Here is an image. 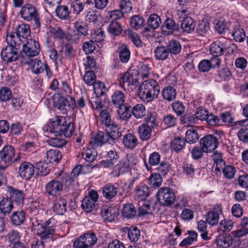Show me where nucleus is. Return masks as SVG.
<instances>
[{
	"label": "nucleus",
	"instance_id": "f257e3e1",
	"mask_svg": "<svg viewBox=\"0 0 248 248\" xmlns=\"http://www.w3.org/2000/svg\"><path fill=\"white\" fill-rule=\"evenodd\" d=\"M7 46L1 52V57L3 61L11 62L16 61L19 57L18 51L21 46V41L18 37H15V33H9L7 35Z\"/></svg>",
	"mask_w": 248,
	"mask_h": 248
},
{
	"label": "nucleus",
	"instance_id": "f03ea898",
	"mask_svg": "<svg viewBox=\"0 0 248 248\" xmlns=\"http://www.w3.org/2000/svg\"><path fill=\"white\" fill-rule=\"evenodd\" d=\"M75 130L74 124L67 122L66 118L63 116H56L55 119L48 125L46 130L54 135H63L65 137H70Z\"/></svg>",
	"mask_w": 248,
	"mask_h": 248
},
{
	"label": "nucleus",
	"instance_id": "7ed1b4c3",
	"mask_svg": "<svg viewBox=\"0 0 248 248\" xmlns=\"http://www.w3.org/2000/svg\"><path fill=\"white\" fill-rule=\"evenodd\" d=\"M73 182L71 176L65 173H61L46 185V193L51 196H57L62 190L63 186L69 187Z\"/></svg>",
	"mask_w": 248,
	"mask_h": 248
},
{
	"label": "nucleus",
	"instance_id": "20e7f679",
	"mask_svg": "<svg viewBox=\"0 0 248 248\" xmlns=\"http://www.w3.org/2000/svg\"><path fill=\"white\" fill-rule=\"evenodd\" d=\"M160 92V87L154 79L144 81L140 85L138 94L141 100L149 102L156 98Z\"/></svg>",
	"mask_w": 248,
	"mask_h": 248
},
{
	"label": "nucleus",
	"instance_id": "39448f33",
	"mask_svg": "<svg viewBox=\"0 0 248 248\" xmlns=\"http://www.w3.org/2000/svg\"><path fill=\"white\" fill-rule=\"evenodd\" d=\"M55 224V220L52 218H49L44 223L42 220L33 219L31 231L37 232H53L56 230Z\"/></svg>",
	"mask_w": 248,
	"mask_h": 248
},
{
	"label": "nucleus",
	"instance_id": "423d86ee",
	"mask_svg": "<svg viewBox=\"0 0 248 248\" xmlns=\"http://www.w3.org/2000/svg\"><path fill=\"white\" fill-rule=\"evenodd\" d=\"M15 149L11 145H5L0 151V161L4 165H10L13 162L17 161L19 159V156L16 158Z\"/></svg>",
	"mask_w": 248,
	"mask_h": 248
},
{
	"label": "nucleus",
	"instance_id": "0eeeda50",
	"mask_svg": "<svg viewBox=\"0 0 248 248\" xmlns=\"http://www.w3.org/2000/svg\"><path fill=\"white\" fill-rule=\"evenodd\" d=\"M156 197L158 202L162 205L169 206L174 202L175 196L174 192L168 187H162L159 189Z\"/></svg>",
	"mask_w": 248,
	"mask_h": 248
},
{
	"label": "nucleus",
	"instance_id": "6e6552de",
	"mask_svg": "<svg viewBox=\"0 0 248 248\" xmlns=\"http://www.w3.org/2000/svg\"><path fill=\"white\" fill-rule=\"evenodd\" d=\"M27 63L30 66L31 70L33 73L38 74L45 70L46 75L48 78L52 76V72L45 62L37 59H35L31 60Z\"/></svg>",
	"mask_w": 248,
	"mask_h": 248
},
{
	"label": "nucleus",
	"instance_id": "1a4fd4ad",
	"mask_svg": "<svg viewBox=\"0 0 248 248\" xmlns=\"http://www.w3.org/2000/svg\"><path fill=\"white\" fill-rule=\"evenodd\" d=\"M137 160L132 155H127L126 157L121 160L117 165L118 173L119 176L129 170L130 167L136 164Z\"/></svg>",
	"mask_w": 248,
	"mask_h": 248
},
{
	"label": "nucleus",
	"instance_id": "9d476101",
	"mask_svg": "<svg viewBox=\"0 0 248 248\" xmlns=\"http://www.w3.org/2000/svg\"><path fill=\"white\" fill-rule=\"evenodd\" d=\"M228 47V41L224 38H220L211 44L210 51L213 56H220Z\"/></svg>",
	"mask_w": 248,
	"mask_h": 248
},
{
	"label": "nucleus",
	"instance_id": "9b49d317",
	"mask_svg": "<svg viewBox=\"0 0 248 248\" xmlns=\"http://www.w3.org/2000/svg\"><path fill=\"white\" fill-rule=\"evenodd\" d=\"M200 145L203 147L205 153L212 152L218 146L217 139L212 135H207L202 138L200 141Z\"/></svg>",
	"mask_w": 248,
	"mask_h": 248
},
{
	"label": "nucleus",
	"instance_id": "f8f14e48",
	"mask_svg": "<svg viewBox=\"0 0 248 248\" xmlns=\"http://www.w3.org/2000/svg\"><path fill=\"white\" fill-rule=\"evenodd\" d=\"M22 51L29 57H34L40 51V46L38 41L34 39H30L22 46Z\"/></svg>",
	"mask_w": 248,
	"mask_h": 248
},
{
	"label": "nucleus",
	"instance_id": "ddd939ff",
	"mask_svg": "<svg viewBox=\"0 0 248 248\" xmlns=\"http://www.w3.org/2000/svg\"><path fill=\"white\" fill-rule=\"evenodd\" d=\"M76 106L75 99L68 95L60 100L58 109L62 114H66L68 112L74 110Z\"/></svg>",
	"mask_w": 248,
	"mask_h": 248
},
{
	"label": "nucleus",
	"instance_id": "4468645a",
	"mask_svg": "<svg viewBox=\"0 0 248 248\" xmlns=\"http://www.w3.org/2000/svg\"><path fill=\"white\" fill-rule=\"evenodd\" d=\"M18 173L22 179L29 180L34 173V167L28 162H24L19 167Z\"/></svg>",
	"mask_w": 248,
	"mask_h": 248
},
{
	"label": "nucleus",
	"instance_id": "2eb2a0df",
	"mask_svg": "<svg viewBox=\"0 0 248 248\" xmlns=\"http://www.w3.org/2000/svg\"><path fill=\"white\" fill-rule=\"evenodd\" d=\"M19 14L21 17L25 20L30 21L37 15L35 8L31 4L26 3L21 7Z\"/></svg>",
	"mask_w": 248,
	"mask_h": 248
},
{
	"label": "nucleus",
	"instance_id": "dca6fc26",
	"mask_svg": "<svg viewBox=\"0 0 248 248\" xmlns=\"http://www.w3.org/2000/svg\"><path fill=\"white\" fill-rule=\"evenodd\" d=\"M106 134L108 136L109 144H114L115 141L118 140L122 136L121 129L118 125L114 123L106 127Z\"/></svg>",
	"mask_w": 248,
	"mask_h": 248
},
{
	"label": "nucleus",
	"instance_id": "f3484780",
	"mask_svg": "<svg viewBox=\"0 0 248 248\" xmlns=\"http://www.w3.org/2000/svg\"><path fill=\"white\" fill-rule=\"evenodd\" d=\"M108 136L106 132H99L95 136L91 138L90 143L93 148L101 147L106 142L109 143Z\"/></svg>",
	"mask_w": 248,
	"mask_h": 248
},
{
	"label": "nucleus",
	"instance_id": "a211bd4d",
	"mask_svg": "<svg viewBox=\"0 0 248 248\" xmlns=\"http://www.w3.org/2000/svg\"><path fill=\"white\" fill-rule=\"evenodd\" d=\"M101 214L105 220L111 222L115 220L118 215V210L115 207L106 206L102 208Z\"/></svg>",
	"mask_w": 248,
	"mask_h": 248
},
{
	"label": "nucleus",
	"instance_id": "6ab92c4d",
	"mask_svg": "<svg viewBox=\"0 0 248 248\" xmlns=\"http://www.w3.org/2000/svg\"><path fill=\"white\" fill-rule=\"evenodd\" d=\"M233 238L230 233H220L216 239V243L218 247L227 248L232 243Z\"/></svg>",
	"mask_w": 248,
	"mask_h": 248
},
{
	"label": "nucleus",
	"instance_id": "aec40b11",
	"mask_svg": "<svg viewBox=\"0 0 248 248\" xmlns=\"http://www.w3.org/2000/svg\"><path fill=\"white\" fill-rule=\"evenodd\" d=\"M132 107L128 103H125L118 106L117 113L119 118L123 121H127L132 116Z\"/></svg>",
	"mask_w": 248,
	"mask_h": 248
},
{
	"label": "nucleus",
	"instance_id": "412c9836",
	"mask_svg": "<svg viewBox=\"0 0 248 248\" xmlns=\"http://www.w3.org/2000/svg\"><path fill=\"white\" fill-rule=\"evenodd\" d=\"M221 210V207L217 206L214 211H209L206 217L207 222L212 226L217 224L219 220V214L222 213Z\"/></svg>",
	"mask_w": 248,
	"mask_h": 248
},
{
	"label": "nucleus",
	"instance_id": "4be33fe9",
	"mask_svg": "<svg viewBox=\"0 0 248 248\" xmlns=\"http://www.w3.org/2000/svg\"><path fill=\"white\" fill-rule=\"evenodd\" d=\"M66 200L63 198L60 197L54 201L53 211L58 215H63L66 211Z\"/></svg>",
	"mask_w": 248,
	"mask_h": 248
},
{
	"label": "nucleus",
	"instance_id": "5701e85b",
	"mask_svg": "<svg viewBox=\"0 0 248 248\" xmlns=\"http://www.w3.org/2000/svg\"><path fill=\"white\" fill-rule=\"evenodd\" d=\"M7 188L11 196V199L18 203H22L23 202L25 197L23 191L17 189L11 186H8Z\"/></svg>",
	"mask_w": 248,
	"mask_h": 248
},
{
	"label": "nucleus",
	"instance_id": "b1692460",
	"mask_svg": "<svg viewBox=\"0 0 248 248\" xmlns=\"http://www.w3.org/2000/svg\"><path fill=\"white\" fill-rule=\"evenodd\" d=\"M118 187L112 184H107L102 188L103 196L108 200L113 198L118 192Z\"/></svg>",
	"mask_w": 248,
	"mask_h": 248
},
{
	"label": "nucleus",
	"instance_id": "393cba45",
	"mask_svg": "<svg viewBox=\"0 0 248 248\" xmlns=\"http://www.w3.org/2000/svg\"><path fill=\"white\" fill-rule=\"evenodd\" d=\"M106 157V160L102 161V164L105 167L107 168L112 167L113 165L117 161L119 158V155L115 150L109 151Z\"/></svg>",
	"mask_w": 248,
	"mask_h": 248
},
{
	"label": "nucleus",
	"instance_id": "a878e982",
	"mask_svg": "<svg viewBox=\"0 0 248 248\" xmlns=\"http://www.w3.org/2000/svg\"><path fill=\"white\" fill-rule=\"evenodd\" d=\"M138 142L137 138L133 134L129 133L123 136V143L127 148L134 149L138 144Z\"/></svg>",
	"mask_w": 248,
	"mask_h": 248
},
{
	"label": "nucleus",
	"instance_id": "bb28decb",
	"mask_svg": "<svg viewBox=\"0 0 248 248\" xmlns=\"http://www.w3.org/2000/svg\"><path fill=\"white\" fill-rule=\"evenodd\" d=\"M15 31L16 36L15 35V37H18L19 39H20V37L27 38L31 34L29 25L24 23L21 24L17 26Z\"/></svg>",
	"mask_w": 248,
	"mask_h": 248
},
{
	"label": "nucleus",
	"instance_id": "cd10ccee",
	"mask_svg": "<svg viewBox=\"0 0 248 248\" xmlns=\"http://www.w3.org/2000/svg\"><path fill=\"white\" fill-rule=\"evenodd\" d=\"M195 26L194 20L189 16L183 17L181 21V29L183 31L186 33H190L194 31Z\"/></svg>",
	"mask_w": 248,
	"mask_h": 248
},
{
	"label": "nucleus",
	"instance_id": "c85d7f7f",
	"mask_svg": "<svg viewBox=\"0 0 248 248\" xmlns=\"http://www.w3.org/2000/svg\"><path fill=\"white\" fill-rule=\"evenodd\" d=\"M155 58L158 60L164 61L168 58L170 55L167 46H157L154 50Z\"/></svg>",
	"mask_w": 248,
	"mask_h": 248
},
{
	"label": "nucleus",
	"instance_id": "c756f323",
	"mask_svg": "<svg viewBox=\"0 0 248 248\" xmlns=\"http://www.w3.org/2000/svg\"><path fill=\"white\" fill-rule=\"evenodd\" d=\"M13 208L11 199L9 198H3L0 202V211L4 215L9 214Z\"/></svg>",
	"mask_w": 248,
	"mask_h": 248
},
{
	"label": "nucleus",
	"instance_id": "7c9ffc66",
	"mask_svg": "<svg viewBox=\"0 0 248 248\" xmlns=\"http://www.w3.org/2000/svg\"><path fill=\"white\" fill-rule=\"evenodd\" d=\"M152 128L148 124H143L138 127V133L140 139L142 140H149L151 136Z\"/></svg>",
	"mask_w": 248,
	"mask_h": 248
},
{
	"label": "nucleus",
	"instance_id": "2f4dec72",
	"mask_svg": "<svg viewBox=\"0 0 248 248\" xmlns=\"http://www.w3.org/2000/svg\"><path fill=\"white\" fill-rule=\"evenodd\" d=\"M47 160L50 163L59 162L61 159L62 155L61 153L57 149H50L46 153Z\"/></svg>",
	"mask_w": 248,
	"mask_h": 248
},
{
	"label": "nucleus",
	"instance_id": "473e14b6",
	"mask_svg": "<svg viewBox=\"0 0 248 248\" xmlns=\"http://www.w3.org/2000/svg\"><path fill=\"white\" fill-rule=\"evenodd\" d=\"M10 219L14 225H20L25 219V213L22 210L14 212L12 214Z\"/></svg>",
	"mask_w": 248,
	"mask_h": 248
},
{
	"label": "nucleus",
	"instance_id": "72a5a7b5",
	"mask_svg": "<svg viewBox=\"0 0 248 248\" xmlns=\"http://www.w3.org/2000/svg\"><path fill=\"white\" fill-rule=\"evenodd\" d=\"M170 55H177L180 53L182 49V46L179 41L171 40L167 45Z\"/></svg>",
	"mask_w": 248,
	"mask_h": 248
},
{
	"label": "nucleus",
	"instance_id": "f704fd0d",
	"mask_svg": "<svg viewBox=\"0 0 248 248\" xmlns=\"http://www.w3.org/2000/svg\"><path fill=\"white\" fill-rule=\"evenodd\" d=\"M186 140L184 139L177 137L173 140L171 143V148L177 153H180L184 148Z\"/></svg>",
	"mask_w": 248,
	"mask_h": 248
},
{
	"label": "nucleus",
	"instance_id": "c9c22d12",
	"mask_svg": "<svg viewBox=\"0 0 248 248\" xmlns=\"http://www.w3.org/2000/svg\"><path fill=\"white\" fill-rule=\"evenodd\" d=\"M82 155L83 158L87 161L93 162L96 159L97 153L94 148H89V147H86L83 149Z\"/></svg>",
	"mask_w": 248,
	"mask_h": 248
},
{
	"label": "nucleus",
	"instance_id": "e433bc0d",
	"mask_svg": "<svg viewBox=\"0 0 248 248\" xmlns=\"http://www.w3.org/2000/svg\"><path fill=\"white\" fill-rule=\"evenodd\" d=\"M214 24L216 30L220 34L225 32L228 30L229 24L223 17L216 19Z\"/></svg>",
	"mask_w": 248,
	"mask_h": 248
},
{
	"label": "nucleus",
	"instance_id": "4c0bfd02",
	"mask_svg": "<svg viewBox=\"0 0 248 248\" xmlns=\"http://www.w3.org/2000/svg\"><path fill=\"white\" fill-rule=\"evenodd\" d=\"M76 31L82 36H86L88 35V25L85 22L78 20L74 23Z\"/></svg>",
	"mask_w": 248,
	"mask_h": 248
},
{
	"label": "nucleus",
	"instance_id": "58836bf2",
	"mask_svg": "<svg viewBox=\"0 0 248 248\" xmlns=\"http://www.w3.org/2000/svg\"><path fill=\"white\" fill-rule=\"evenodd\" d=\"M161 93L165 100L168 101H171L175 98L176 91L173 87L168 86L163 90Z\"/></svg>",
	"mask_w": 248,
	"mask_h": 248
},
{
	"label": "nucleus",
	"instance_id": "ea45409f",
	"mask_svg": "<svg viewBox=\"0 0 248 248\" xmlns=\"http://www.w3.org/2000/svg\"><path fill=\"white\" fill-rule=\"evenodd\" d=\"M122 213L124 217L131 218L136 215L137 211L133 204L128 203L124 205Z\"/></svg>",
	"mask_w": 248,
	"mask_h": 248
},
{
	"label": "nucleus",
	"instance_id": "a19ab883",
	"mask_svg": "<svg viewBox=\"0 0 248 248\" xmlns=\"http://www.w3.org/2000/svg\"><path fill=\"white\" fill-rule=\"evenodd\" d=\"M125 97V95L123 92L117 90L111 96V102L114 105L119 106L124 104Z\"/></svg>",
	"mask_w": 248,
	"mask_h": 248
},
{
	"label": "nucleus",
	"instance_id": "79ce46f5",
	"mask_svg": "<svg viewBox=\"0 0 248 248\" xmlns=\"http://www.w3.org/2000/svg\"><path fill=\"white\" fill-rule=\"evenodd\" d=\"M131 112L135 118L140 119L145 115L146 109L142 104H137L131 108Z\"/></svg>",
	"mask_w": 248,
	"mask_h": 248
},
{
	"label": "nucleus",
	"instance_id": "37998d69",
	"mask_svg": "<svg viewBox=\"0 0 248 248\" xmlns=\"http://www.w3.org/2000/svg\"><path fill=\"white\" fill-rule=\"evenodd\" d=\"M57 16L61 19H66L69 17L70 12L66 5H60L56 9Z\"/></svg>",
	"mask_w": 248,
	"mask_h": 248
},
{
	"label": "nucleus",
	"instance_id": "c03bdc74",
	"mask_svg": "<svg viewBox=\"0 0 248 248\" xmlns=\"http://www.w3.org/2000/svg\"><path fill=\"white\" fill-rule=\"evenodd\" d=\"M35 168L38 174L43 176H46L50 171V169L48 167V164L46 162L43 161L36 163Z\"/></svg>",
	"mask_w": 248,
	"mask_h": 248
},
{
	"label": "nucleus",
	"instance_id": "a18cd8bd",
	"mask_svg": "<svg viewBox=\"0 0 248 248\" xmlns=\"http://www.w3.org/2000/svg\"><path fill=\"white\" fill-rule=\"evenodd\" d=\"M95 205L94 200L90 197H85L82 201L81 207L86 212H90L93 210Z\"/></svg>",
	"mask_w": 248,
	"mask_h": 248
},
{
	"label": "nucleus",
	"instance_id": "49530a36",
	"mask_svg": "<svg viewBox=\"0 0 248 248\" xmlns=\"http://www.w3.org/2000/svg\"><path fill=\"white\" fill-rule=\"evenodd\" d=\"M143 18L139 15L132 16L130 19V26L135 30L141 28L144 25Z\"/></svg>",
	"mask_w": 248,
	"mask_h": 248
},
{
	"label": "nucleus",
	"instance_id": "de8ad7c7",
	"mask_svg": "<svg viewBox=\"0 0 248 248\" xmlns=\"http://www.w3.org/2000/svg\"><path fill=\"white\" fill-rule=\"evenodd\" d=\"M119 58L123 62H126L128 61L130 56V52L125 45H123L119 48Z\"/></svg>",
	"mask_w": 248,
	"mask_h": 248
},
{
	"label": "nucleus",
	"instance_id": "09e8293b",
	"mask_svg": "<svg viewBox=\"0 0 248 248\" xmlns=\"http://www.w3.org/2000/svg\"><path fill=\"white\" fill-rule=\"evenodd\" d=\"M199 139V135L197 131L194 129H188L186 133L185 140L189 143H195Z\"/></svg>",
	"mask_w": 248,
	"mask_h": 248
},
{
	"label": "nucleus",
	"instance_id": "8fccbe9b",
	"mask_svg": "<svg viewBox=\"0 0 248 248\" xmlns=\"http://www.w3.org/2000/svg\"><path fill=\"white\" fill-rule=\"evenodd\" d=\"M147 22L151 28L155 29L160 26L161 23V20L157 15L154 14L149 16Z\"/></svg>",
	"mask_w": 248,
	"mask_h": 248
},
{
	"label": "nucleus",
	"instance_id": "3c124183",
	"mask_svg": "<svg viewBox=\"0 0 248 248\" xmlns=\"http://www.w3.org/2000/svg\"><path fill=\"white\" fill-rule=\"evenodd\" d=\"M233 39L236 42H242L246 38V33L244 30L240 28H235L232 33Z\"/></svg>",
	"mask_w": 248,
	"mask_h": 248
},
{
	"label": "nucleus",
	"instance_id": "603ef678",
	"mask_svg": "<svg viewBox=\"0 0 248 248\" xmlns=\"http://www.w3.org/2000/svg\"><path fill=\"white\" fill-rule=\"evenodd\" d=\"M12 96V92L7 87H3L0 89V101L6 102L9 101Z\"/></svg>",
	"mask_w": 248,
	"mask_h": 248
},
{
	"label": "nucleus",
	"instance_id": "864d4df0",
	"mask_svg": "<svg viewBox=\"0 0 248 248\" xmlns=\"http://www.w3.org/2000/svg\"><path fill=\"white\" fill-rule=\"evenodd\" d=\"M99 117L103 124L106 127L112 124L111 115L107 109L102 110L100 112Z\"/></svg>",
	"mask_w": 248,
	"mask_h": 248
},
{
	"label": "nucleus",
	"instance_id": "5fc2aeb1",
	"mask_svg": "<svg viewBox=\"0 0 248 248\" xmlns=\"http://www.w3.org/2000/svg\"><path fill=\"white\" fill-rule=\"evenodd\" d=\"M108 28V32L114 35H118L122 32V29L120 23L117 21L110 22Z\"/></svg>",
	"mask_w": 248,
	"mask_h": 248
},
{
	"label": "nucleus",
	"instance_id": "6e6d98bb",
	"mask_svg": "<svg viewBox=\"0 0 248 248\" xmlns=\"http://www.w3.org/2000/svg\"><path fill=\"white\" fill-rule=\"evenodd\" d=\"M81 236L84 237V243L87 248L96 243L97 239L95 233H83Z\"/></svg>",
	"mask_w": 248,
	"mask_h": 248
},
{
	"label": "nucleus",
	"instance_id": "4d7b16f0",
	"mask_svg": "<svg viewBox=\"0 0 248 248\" xmlns=\"http://www.w3.org/2000/svg\"><path fill=\"white\" fill-rule=\"evenodd\" d=\"M83 80L88 85H92L96 81V77L93 70L87 71L83 76Z\"/></svg>",
	"mask_w": 248,
	"mask_h": 248
},
{
	"label": "nucleus",
	"instance_id": "13d9d810",
	"mask_svg": "<svg viewBox=\"0 0 248 248\" xmlns=\"http://www.w3.org/2000/svg\"><path fill=\"white\" fill-rule=\"evenodd\" d=\"M104 32L100 28L97 29L93 31L91 33L92 39L94 42H101L104 40L105 36Z\"/></svg>",
	"mask_w": 248,
	"mask_h": 248
},
{
	"label": "nucleus",
	"instance_id": "bf43d9fd",
	"mask_svg": "<svg viewBox=\"0 0 248 248\" xmlns=\"http://www.w3.org/2000/svg\"><path fill=\"white\" fill-rule=\"evenodd\" d=\"M182 233H169L164 241V245L169 247L177 244V239Z\"/></svg>",
	"mask_w": 248,
	"mask_h": 248
},
{
	"label": "nucleus",
	"instance_id": "052dcab7",
	"mask_svg": "<svg viewBox=\"0 0 248 248\" xmlns=\"http://www.w3.org/2000/svg\"><path fill=\"white\" fill-rule=\"evenodd\" d=\"M124 16L123 12L120 10H115L108 13L107 18L109 22L116 21Z\"/></svg>",
	"mask_w": 248,
	"mask_h": 248
},
{
	"label": "nucleus",
	"instance_id": "680f3d73",
	"mask_svg": "<svg viewBox=\"0 0 248 248\" xmlns=\"http://www.w3.org/2000/svg\"><path fill=\"white\" fill-rule=\"evenodd\" d=\"M171 168L170 165L166 161H162L158 164V166L156 168L158 172L157 174L160 175L165 176L170 170Z\"/></svg>",
	"mask_w": 248,
	"mask_h": 248
},
{
	"label": "nucleus",
	"instance_id": "e2e57ef3",
	"mask_svg": "<svg viewBox=\"0 0 248 248\" xmlns=\"http://www.w3.org/2000/svg\"><path fill=\"white\" fill-rule=\"evenodd\" d=\"M149 194V188L147 186H142L137 189V195L141 200H145Z\"/></svg>",
	"mask_w": 248,
	"mask_h": 248
},
{
	"label": "nucleus",
	"instance_id": "0e129e2a",
	"mask_svg": "<svg viewBox=\"0 0 248 248\" xmlns=\"http://www.w3.org/2000/svg\"><path fill=\"white\" fill-rule=\"evenodd\" d=\"M150 185L154 187H159L162 182L160 174L157 173L152 174L149 179Z\"/></svg>",
	"mask_w": 248,
	"mask_h": 248
},
{
	"label": "nucleus",
	"instance_id": "69168bd1",
	"mask_svg": "<svg viewBox=\"0 0 248 248\" xmlns=\"http://www.w3.org/2000/svg\"><path fill=\"white\" fill-rule=\"evenodd\" d=\"M48 144L55 147L61 148L66 143V141L58 137L52 138L48 140Z\"/></svg>",
	"mask_w": 248,
	"mask_h": 248
},
{
	"label": "nucleus",
	"instance_id": "338daca9",
	"mask_svg": "<svg viewBox=\"0 0 248 248\" xmlns=\"http://www.w3.org/2000/svg\"><path fill=\"white\" fill-rule=\"evenodd\" d=\"M119 6L121 11L125 13H130L133 8L132 3L130 0H121Z\"/></svg>",
	"mask_w": 248,
	"mask_h": 248
},
{
	"label": "nucleus",
	"instance_id": "774afa93",
	"mask_svg": "<svg viewBox=\"0 0 248 248\" xmlns=\"http://www.w3.org/2000/svg\"><path fill=\"white\" fill-rule=\"evenodd\" d=\"M99 96L100 95H96L95 96L92 98V100L90 101L91 107L93 109L98 110L103 108L104 105Z\"/></svg>",
	"mask_w": 248,
	"mask_h": 248
}]
</instances>
